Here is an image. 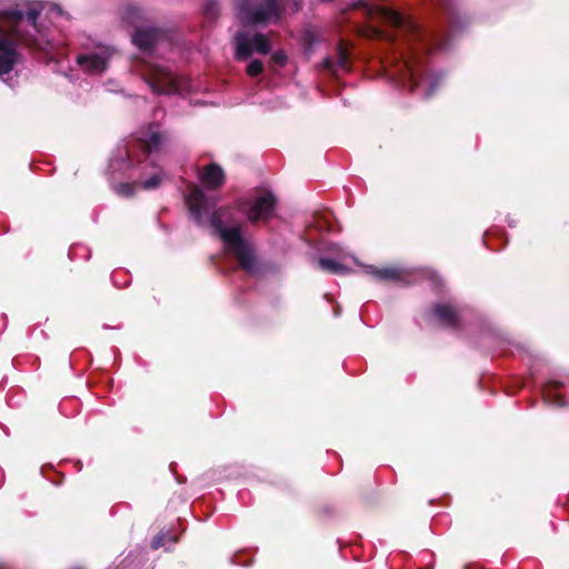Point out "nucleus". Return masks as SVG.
I'll return each mask as SVG.
<instances>
[{"instance_id": "nucleus-1", "label": "nucleus", "mask_w": 569, "mask_h": 569, "mask_svg": "<svg viewBox=\"0 0 569 569\" xmlns=\"http://www.w3.org/2000/svg\"><path fill=\"white\" fill-rule=\"evenodd\" d=\"M355 6L363 9L368 17L379 19L393 29L390 32L373 29L375 37L398 43L397 54L389 70L392 81L421 98L431 97L442 77L428 71L427 59L431 52L446 49L447 41L390 8L363 0Z\"/></svg>"}, {"instance_id": "nucleus-2", "label": "nucleus", "mask_w": 569, "mask_h": 569, "mask_svg": "<svg viewBox=\"0 0 569 569\" xmlns=\"http://www.w3.org/2000/svg\"><path fill=\"white\" fill-rule=\"evenodd\" d=\"M186 203L194 221L200 226L209 223L222 240L226 251L237 258L246 272H259L260 267L252 244L243 237L241 227L232 224L228 208L217 209L218 200L206 196L198 187L186 196Z\"/></svg>"}, {"instance_id": "nucleus-3", "label": "nucleus", "mask_w": 569, "mask_h": 569, "mask_svg": "<svg viewBox=\"0 0 569 569\" xmlns=\"http://www.w3.org/2000/svg\"><path fill=\"white\" fill-rule=\"evenodd\" d=\"M44 9L41 2H33L27 11L12 7L0 10V79L3 81L19 61L18 43L46 50L48 40L37 23Z\"/></svg>"}, {"instance_id": "nucleus-4", "label": "nucleus", "mask_w": 569, "mask_h": 569, "mask_svg": "<svg viewBox=\"0 0 569 569\" xmlns=\"http://www.w3.org/2000/svg\"><path fill=\"white\" fill-rule=\"evenodd\" d=\"M237 11L244 24L266 26L281 19L279 0H238Z\"/></svg>"}, {"instance_id": "nucleus-5", "label": "nucleus", "mask_w": 569, "mask_h": 569, "mask_svg": "<svg viewBox=\"0 0 569 569\" xmlns=\"http://www.w3.org/2000/svg\"><path fill=\"white\" fill-rule=\"evenodd\" d=\"M147 82L156 93L171 94L189 91L190 83L186 77L176 74L169 67L148 62Z\"/></svg>"}, {"instance_id": "nucleus-6", "label": "nucleus", "mask_w": 569, "mask_h": 569, "mask_svg": "<svg viewBox=\"0 0 569 569\" xmlns=\"http://www.w3.org/2000/svg\"><path fill=\"white\" fill-rule=\"evenodd\" d=\"M138 140L140 148L143 153H146V161L150 159V164L153 168L149 178L141 179L140 186L144 190H153L158 188L164 179L163 171L154 166V160L152 159L153 153H156L162 146L164 137L157 126H149L140 132Z\"/></svg>"}, {"instance_id": "nucleus-7", "label": "nucleus", "mask_w": 569, "mask_h": 569, "mask_svg": "<svg viewBox=\"0 0 569 569\" xmlns=\"http://www.w3.org/2000/svg\"><path fill=\"white\" fill-rule=\"evenodd\" d=\"M237 206L249 221L257 222L268 220L272 216L276 198L270 191H260L251 199L240 200Z\"/></svg>"}, {"instance_id": "nucleus-8", "label": "nucleus", "mask_w": 569, "mask_h": 569, "mask_svg": "<svg viewBox=\"0 0 569 569\" xmlns=\"http://www.w3.org/2000/svg\"><path fill=\"white\" fill-rule=\"evenodd\" d=\"M113 53V48L98 43L92 48L87 47L83 53L78 54L77 63L86 72L101 73L107 69L108 62Z\"/></svg>"}, {"instance_id": "nucleus-9", "label": "nucleus", "mask_w": 569, "mask_h": 569, "mask_svg": "<svg viewBox=\"0 0 569 569\" xmlns=\"http://www.w3.org/2000/svg\"><path fill=\"white\" fill-rule=\"evenodd\" d=\"M236 58L238 60L247 59L252 52L267 54L271 46L267 36L262 33L250 34L249 32H238L234 37Z\"/></svg>"}, {"instance_id": "nucleus-10", "label": "nucleus", "mask_w": 569, "mask_h": 569, "mask_svg": "<svg viewBox=\"0 0 569 569\" xmlns=\"http://www.w3.org/2000/svg\"><path fill=\"white\" fill-rule=\"evenodd\" d=\"M166 38V33L151 27H138L132 34V42L142 52H152Z\"/></svg>"}, {"instance_id": "nucleus-11", "label": "nucleus", "mask_w": 569, "mask_h": 569, "mask_svg": "<svg viewBox=\"0 0 569 569\" xmlns=\"http://www.w3.org/2000/svg\"><path fill=\"white\" fill-rule=\"evenodd\" d=\"M200 180L207 188H217L224 182V172L220 166L210 163L202 168Z\"/></svg>"}, {"instance_id": "nucleus-12", "label": "nucleus", "mask_w": 569, "mask_h": 569, "mask_svg": "<svg viewBox=\"0 0 569 569\" xmlns=\"http://www.w3.org/2000/svg\"><path fill=\"white\" fill-rule=\"evenodd\" d=\"M349 64V52L347 47L340 43L337 48L336 57H328L323 61V66L326 69L337 73L339 71L348 70Z\"/></svg>"}, {"instance_id": "nucleus-13", "label": "nucleus", "mask_w": 569, "mask_h": 569, "mask_svg": "<svg viewBox=\"0 0 569 569\" xmlns=\"http://www.w3.org/2000/svg\"><path fill=\"white\" fill-rule=\"evenodd\" d=\"M432 313L441 321V323L449 328H455L458 325V312L451 305L439 303L432 308Z\"/></svg>"}, {"instance_id": "nucleus-14", "label": "nucleus", "mask_w": 569, "mask_h": 569, "mask_svg": "<svg viewBox=\"0 0 569 569\" xmlns=\"http://www.w3.org/2000/svg\"><path fill=\"white\" fill-rule=\"evenodd\" d=\"M368 273L372 274L375 278L379 280H392V281H402L405 271L399 268H382L377 269L373 267H368Z\"/></svg>"}, {"instance_id": "nucleus-15", "label": "nucleus", "mask_w": 569, "mask_h": 569, "mask_svg": "<svg viewBox=\"0 0 569 569\" xmlns=\"http://www.w3.org/2000/svg\"><path fill=\"white\" fill-rule=\"evenodd\" d=\"M543 400L550 405L562 407L565 406V400L562 396L558 392V386L555 383H549L545 386L542 389Z\"/></svg>"}, {"instance_id": "nucleus-16", "label": "nucleus", "mask_w": 569, "mask_h": 569, "mask_svg": "<svg viewBox=\"0 0 569 569\" xmlns=\"http://www.w3.org/2000/svg\"><path fill=\"white\" fill-rule=\"evenodd\" d=\"M319 267L335 274H343L348 271L345 266L330 258H321L319 260Z\"/></svg>"}, {"instance_id": "nucleus-17", "label": "nucleus", "mask_w": 569, "mask_h": 569, "mask_svg": "<svg viewBox=\"0 0 569 569\" xmlns=\"http://www.w3.org/2000/svg\"><path fill=\"white\" fill-rule=\"evenodd\" d=\"M263 71V63L260 60H252L247 67L250 77H257Z\"/></svg>"}, {"instance_id": "nucleus-18", "label": "nucleus", "mask_w": 569, "mask_h": 569, "mask_svg": "<svg viewBox=\"0 0 569 569\" xmlns=\"http://www.w3.org/2000/svg\"><path fill=\"white\" fill-rule=\"evenodd\" d=\"M118 194L129 197L133 193V186L130 183H120L114 187Z\"/></svg>"}, {"instance_id": "nucleus-19", "label": "nucleus", "mask_w": 569, "mask_h": 569, "mask_svg": "<svg viewBox=\"0 0 569 569\" xmlns=\"http://www.w3.org/2000/svg\"><path fill=\"white\" fill-rule=\"evenodd\" d=\"M439 4L443 8V10H446L448 12L450 29H451V31H453L456 26H455V17H453V13L451 12L450 3H448L447 1H443V0H439Z\"/></svg>"}, {"instance_id": "nucleus-20", "label": "nucleus", "mask_w": 569, "mask_h": 569, "mask_svg": "<svg viewBox=\"0 0 569 569\" xmlns=\"http://www.w3.org/2000/svg\"><path fill=\"white\" fill-rule=\"evenodd\" d=\"M272 60L279 64V66H283L287 61V56L284 54V52L282 51H277L272 54Z\"/></svg>"}, {"instance_id": "nucleus-21", "label": "nucleus", "mask_w": 569, "mask_h": 569, "mask_svg": "<svg viewBox=\"0 0 569 569\" xmlns=\"http://www.w3.org/2000/svg\"><path fill=\"white\" fill-rule=\"evenodd\" d=\"M164 539H166V535H158L157 537H154V539L152 540V548L159 549V548L163 547Z\"/></svg>"}, {"instance_id": "nucleus-22", "label": "nucleus", "mask_w": 569, "mask_h": 569, "mask_svg": "<svg viewBox=\"0 0 569 569\" xmlns=\"http://www.w3.org/2000/svg\"><path fill=\"white\" fill-rule=\"evenodd\" d=\"M48 7H49L48 8V13H50V14H53V16H62L63 14V11H62V9L59 6H57V4H49Z\"/></svg>"}, {"instance_id": "nucleus-23", "label": "nucleus", "mask_w": 569, "mask_h": 569, "mask_svg": "<svg viewBox=\"0 0 569 569\" xmlns=\"http://www.w3.org/2000/svg\"><path fill=\"white\" fill-rule=\"evenodd\" d=\"M127 13H128V16H130V17H131V16H136V14H138V13H139V10H138V9H136V8H129V9L127 10Z\"/></svg>"}]
</instances>
